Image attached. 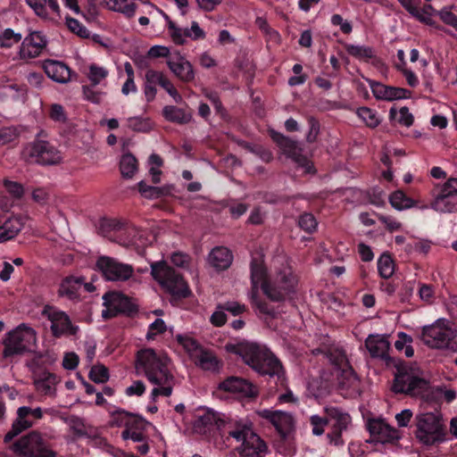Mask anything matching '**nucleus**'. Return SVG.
Instances as JSON below:
<instances>
[{
    "label": "nucleus",
    "mask_w": 457,
    "mask_h": 457,
    "mask_svg": "<svg viewBox=\"0 0 457 457\" xmlns=\"http://www.w3.org/2000/svg\"><path fill=\"white\" fill-rule=\"evenodd\" d=\"M24 226L23 218L12 216L0 226V243L14 238Z\"/></svg>",
    "instance_id": "nucleus-31"
},
{
    "label": "nucleus",
    "mask_w": 457,
    "mask_h": 457,
    "mask_svg": "<svg viewBox=\"0 0 457 457\" xmlns=\"http://www.w3.org/2000/svg\"><path fill=\"white\" fill-rule=\"evenodd\" d=\"M391 206L396 211H404L416 206V201L407 196L402 190L393 192L388 197Z\"/></svg>",
    "instance_id": "nucleus-38"
},
{
    "label": "nucleus",
    "mask_w": 457,
    "mask_h": 457,
    "mask_svg": "<svg viewBox=\"0 0 457 457\" xmlns=\"http://www.w3.org/2000/svg\"><path fill=\"white\" fill-rule=\"evenodd\" d=\"M66 25L70 30L80 37H89V31L76 19L66 18Z\"/></svg>",
    "instance_id": "nucleus-56"
},
{
    "label": "nucleus",
    "mask_w": 457,
    "mask_h": 457,
    "mask_svg": "<svg viewBox=\"0 0 457 457\" xmlns=\"http://www.w3.org/2000/svg\"><path fill=\"white\" fill-rule=\"evenodd\" d=\"M145 6L146 10L145 12L148 13L149 15H153L154 13L161 14L167 23V28L169 30L170 37H171L172 41L177 45H183L187 38V29H182L175 24L170 17L161 9L157 8L154 4H151L149 3H145Z\"/></svg>",
    "instance_id": "nucleus-24"
},
{
    "label": "nucleus",
    "mask_w": 457,
    "mask_h": 457,
    "mask_svg": "<svg viewBox=\"0 0 457 457\" xmlns=\"http://www.w3.org/2000/svg\"><path fill=\"white\" fill-rule=\"evenodd\" d=\"M14 450L26 457H56V453L48 449L37 432H31L20 438L13 445Z\"/></svg>",
    "instance_id": "nucleus-12"
},
{
    "label": "nucleus",
    "mask_w": 457,
    "mask_h": 457,
    "mask_svg": "<svg viewBox=\"0 0 457 457\" xmlns=\"http://www.w3.org/2000/svg\"><path fill=\"white\" fill-rule=\"evenodd\" d=\"M372 441L386 444L399 439V432L383 419H370L367 423Z\"/></svg>",
    "instance_id": "nucleus-20"
},
{
    "label": "nucleus",
    "mask_w": 457,
    "mask_h": 457,
    "mask_svg": "<svg viewBox=\"0 0 457 457\" xmlns=\"http://www.w3.org/2000/svg\"><path fill=\"white\" fill-rule=\"evenodd\" d=\"M164 76L165 75L162 71L148 70L145 75V82L155 87L157 85L160 86Z\"/></svg>",
    "instance_id": "nucleus-64"
},
{
    "label": "nucleus",
    "mask_w": 457,
    "mask_h": 457,
    "mask_svg": "<svg viewBox=\"0 0 457 457\" xmlns=\"http://www.w3.org/2000/svg\"><path fill=\"white\" fill-rule=\"evenodd\" d=\"M163 115L167 120L179 123H186L190 120L189 114L185 112L182 109L175 106L164 107Z\"/></svg>",
    "instance_id": "nucleus-50"
},
{
    "label": "nucleus",
    "mask_w": 457,
    "mask_h": 457,
    "mask_svg": "<svg viewBox=\"0 0 457 457\" xmlns=\"http://www.w3.org/2000/svg\"><path fill=\"white\" fill-rule=\"evenodd\" d=\"M378 270L384 278H389L395 272V263L392 257L387 253H383L378 259Z\"/></svg>",
    "instance_id": "nucleus-45"
},
{
    "label": "nucleus",
    "mask_w": 457,
    "mask_h": 457,
    "mask_svg": "<svg viewBox=\"0 0 457 457\" xmlns=\"http://www.w3.org/2000/svg\"><path fill=\"white\" fill-rule=\"evenodd\" d=\"M416 420V436L422 444L432 445L445 441V431L439 411L420 413Z\"/></svg>",
    "instance_id": "nucleus-5"
},
{
    "label": "nucleus",
    "mask_w": 457,
    "mask_h": 457,
    "mask_svg": "<svg viewBox=\"0 0 457 457\" xmlns=\"http://www.w3.org/2000/svg\"><path fill=\"white\" fill-rule=\"evenodd\" d=\"M418 295L421 301L430 304L435 300V288L431 285L420 283Z\"/></svg>",
    "instance_id": "nucleus-54"
},
{
    "label": "nucleus",
    "mask_w": 457,
    "mask_h": 457,
    "mask_svg": "<svg viewBox=\"0 0 457 457\" xmlns=\"http://www.w3.org/2000/svg\"><path fill=\"white\" fill-rule=\"evenodd\" d=\"M18 137L17 130L14 128L0 129V145H4L14 141Z\"/></svg>",
    "instance_id": "nucleus-62"
},
{
    "label": "nucleus",
    "mask_w": 457,
    "mask_h": 457,
    "mask_svg": "<svg viewBox=\"0 0 457 457\" xmlns=\"http://www.w3.org/2000/svg\"><path fill=\"white\" fill-rule=\"evenodd\" d=\"M128 126L134 131L148 132L152 129L153 124L149 119L142 117H131L128 119Z\"/></svg>",
    "instance_id": "nucleus-51"
},
{
    "label": "nucleus",
    "mask_w": 457,
    "mask_h": 457,
    "mask_svg": "<svg viewBox=\"0 0 457 457\" xmlns=\"http://www.w3.org/2000/svg\"><path fill=\"white\" fill-rule=\"evenodd\" d=\"M217 422V414L212 411H207L203 415L198 416L195 420V428L199 430V432H205L216 426Z\"/></svg>",
    "instance_id": "nucleus-42"
},
{
    "label": "nucleus",
    "mask_w": 457,
    "mask_h": 457,
    "mask_svg": "<svg viewBox=\"0 0 457 457\" xmlns=\"http://www.w3.org/2000/svg\"><path fill=\"white\" fill-rule=\"evenodd\" d=\"M298 225L302 229L311 233L316 229L318 224L312 214L304 213L300 216Z\"/></svg>",
    "instance_id": "nucleus-58"
},
{
    "label": "nucleus",
    "mask_w": 457,
    "mask_h": 457,
    "mask_svg": "<svg viewBox=\"0 0 457 457\" xmlns=\"http://www.w3.org/2000/svg\"><path fill=\"white\" fill-rule=\"evenodd\" d=\"M250 270L252 288L249 298L252 303L260 313L275 317L274 309L259 299L258 290L261 288L263 294L274 302L283 301L295 291L298 279L293 272L288 257L285 254L273 257L268 270L262 255L258 253L252 258Z\"/></svg>",
    "instance_id": "nucleus-1"
},
{
    "label": "nucleus",
    "mask_w": 457,
    "mask_h": 457,
    "mask_svg": "<svg viewBox=\"0 0 457 457\" xmlns=\"http://www.w3.org/2000/svg\"><path fill=\"white\" fill-rule=\"evenodd\" d=\"M21 156L26 162L43 165L56 164L62 159L57 149L42 140L27 145L21 152Z\"/></svg>",
    "instance_id": "nucleus-10"
},
{
    "label": "nucleus",
    "mask_w": 457,
    "mask_h": 457,
    "mask_svg": "<svg viewBox=\"0 0 457 457\" xmlns=\"http://www.w3.org/2000/svg\"><path fill=\"white\" fill-rule=\"evenodd\" d=\"M192 361L196 366L207 371H218L221 368V362L215 354L204 348L198 352Z\"/></svg>",
    "instance_id": "nucleus-30"
},
{
    "label": "nucleus",
    "mask_w": 457,
    "mask_h": 457,
    "mask_svg": "<svg viewBox=\"0 0 457 457\" xmlns=\"http://www.w3.org/2000/svg\"><path fill=\"white\" fill-rule=\"evenodd\" d=\"M310 422L312 427V434L315 436H321L324 433V428L328 423V416L326 418L320 417L319 415H312L310 418Z\"/></svg>",
    "instance_id": "nucleus-57"
},
{
    "label": "nucleus",
    "mask_w": 457,
    "mask_h": 457,
    "mask_svg": "<svg viewBox=\"0 0 457 457\" xmlns=\"http://www.w3.org/2000/svg\"><path fill=\"white\" fill-rule=\"evenodd\" d=\"M56 378L52 374H44L35 381L36 388L44 395H53L55 391Z\"/></svg>",
    "instance_id": "nucleus-46"
},
{
    "label": "nucleus",
    "mask_w": 457,
    "mask_h": 457,
    "mask_svg": "<svg viewBox=\"0 0 457 457\" xmlns=\"http://www.w3.org/2000/svg\"><path fill=\"white\" fill-rule=\"evenodd\" d=\"M428 382L422 377L421 370L416 366H402L398 368L395 377L393 390L413 396L422 395L427 389Z\"/></svg>",
    "instance_id": "nucleus-8"
},
{
    "label": "nucleus",
    "mask_w": 457,
    "mask_h": 457,
    "mask_svg": "<svg viewBox=\"0 0 457 457\" xmlns=\"http://www.w3.org/2000/svg\"><path fill=\"white\" fill-rule=\"evenodd\" d=\"M233 261L231 252L223 246H217L212 250L208 256V262L217 270L228 269Z\"/></svg>",
    "instance_id": "nucleus-28"
},
{
    "label": "nucleus",
    "mask_w": 457,
    "mask_h": 457,
    "mask_svg": "<svg viewBox=\"0 0 457 457\" xmlns=\"http://www.w3.org/2000/svg\"><path fill=\"white\" fill-rule=\"evenodd\" d=\"M104 305L102 315L104 318H111L119 313H131L136 310L131 300L120 292H109L103 296Z\"/></svg>",
    "instance_id": "nucleus-17"
},
{
    "label": "nucleus",
    "mask_w": 457,
    "mask_h": 457,
    "mask_svg": "<svg viewBox=\"0 0 457 457\" xmlns=\"http://www.w3.org/2000/svg\"><path fill=\"white\" fill-rule=\"evenodd\" d=\"M170 71L182 82H191L195 79V71L191 62L179 52L171 54L167 59Z\"/></svg>",
    "instance_id": "nucleus-22"
},
{
    "label": "nucleus",
    "mask_w": 457,
    "mask_h": 457,
    "mask_svg": "<svg viewBox=\"0 0 457 457\" xmlns=\"http://www.w3.org/2000/svg\"><path fill=\"white\" fill-rule=\"evenodd\" d=\"M411 343L412 337L410 335L404 332H399L397 334V340L395 343V346L396 350L403 352L407 357H411L414 353Z\"/></svg>",
    "instance_id": "nucleus-48"
},
{
    "label": "nucleus",
    "mask_w": 457,
    "mask_h": 457,
    "mask_svg": "<svg viewBox=\"0 0 457 457\" xmlns=\"http://www.w3.org/2000/svg\"><path fill=\"white\" fill-rule=\"evenodd\" d=\"M89 378L96 383H105L109 379V370L103 364H96L89 371Z\"/></svg>",
    "instance_id": "nucleus-52"
},
{
    "label": "nucleus",
    "mask_w": 457,
    "mask_h": 457,
    "mask_svg": "<svg viewBox=\"0 0 457 457\" xmlns=\"http://www.w3.org/2000/svg\"><path fill=\"white\" fill-rule=\"evenodd\" d=\"M346 51L350 55L364 62H368L374 56L373 49L367 46L348 45Z\"/></svg>",
    "instance_id": "nucleus-47"
},
{
    "label": "nucleus",
    "mask_w": 457,
    "mask_h": 457,
    "mask_svg": "<svg viewBox=\"0 0 457 457\" xmlns=\"http://www.w3.org/2000/svg\"><path fill=\"white\" fill-rule=\"evenodd\" d=\"M41 9H35L34 12L37 16L45 20H54L60 17V6L57 0H41Z\"/></svg>",
    "instance_id": "nucleus-34"
},
{
    "label": "nucleus",
    "mask_w": 457,
    "mask_h": 457,
    "mask_svg": "<svg viewBox=\"0 0 457 457\" xmlns=\"http://www.w3.org/2000/svg\"><path fill=\"white\" fill-rule=\"evenodd\" d=\"M226 349L240 356L245 364L261 375L279 378L283 373L280 361L264 345L253 342H241L227 345Z\"/></svg>",
    "instance_id": "nucleus-3"
},
{
    "label": "nucleus",
    "mask_w": 457,
    "mask_h": 457,
    "mask_svg": "<svg viewBox=\"0 0 457 457\" xmlns=\"http://www.w3.org/2000/svg\"><path fill=\"white\" fill-rule=\"evenodd\" d=\"M151 273L154 278L170 294L176 297H186L189 289L183 279L172 268L164 262L151 264Z\"/></svg>",
    "instance_id": "nucleus-7"
},
{
    "label": "nucleus",
    "mask_w": 457,
    "mask_h": 457,
    "mask_svg": "<svg viewBox=\"0 0 457 457\" xmlns=\"http://www.w3.org/2000/svg\"><path fill=\"white\" fill-rule=\"evenodd\" d=\"M272 139L278 145L284 154L291 158L299 169H302L303 173H314V169L312 162L301 154V148L296 142L284 137L282 134L275 131H270Z\"/></svg>",
    "instance_id": "nucleus-14"
},
{
    "label": "nucleus",
    "mask_w": 457,
    "mask_h": 457,
    "mask_svg": "<svg viewBox=\"0 0 457 457\" xmlns=\"http://www.w3.org/2000/svg\"><path fill=\"white\" fill-rule=\"evenodd\" d=\"M389 118L405 127H411L414 120L413 115L407 107H401L399 110L394 107L391 108L389 111Z\"/></svg>",
    "instance_id": "nucleus-44"
},
{
    "label": "nucleus",
    "mask_w": 457,
    "mask_h": 457,
    "mask_svg": "<svg viewBox=\"0 0 457 457\" xmlns=\"http://www.w3.org/2000/svg\"><path fill=\"white\" fill-rule=\"evenodd\" d=\"M154 240V236L152 233L146 230H139L136 228H129L120 235L119 244L127 247H134L141 253Z\"/></svg>",
    "instance_id": "nucleus-21"
},
{
    "label": "nucleus",
    "mask_w": 457,
    "mask_h": 457,
    "mask_svg": "<svg viewBox=\"0 0 457 457\" xmlns=\"http://www.w3.org/2000/svg\"><path fill=\"white\" fill-rule=\"evenodd\" d=\"M335 376L337 378L340 388L350 391V394L359 392V379L352 368L347 366L342 370L336 368Z\"/></svg>",
    "instance_id": "nucleus-29"
},
{
    "label": "nucleus",
    "mask_w": 457,
    "mask_h": 457,
    "mask_svg": "<svg viewBox=\"0 0 457 457\" xmlns=\"http://www.w3.org/2000/svg\"><path fill=\"white\" fill-rule=\"evenodd\" d=\"M120 169L124 178L130 179L137 170V162L135 156L130 154L122 155L120 162Z\"/></svg>",
    "instance_id": "nucleus-41"
},
{
    "label": "nucleus",
    "mask_w": 457,
    "mask_h": 457,
    "mask_svg": "<svg viewBox=\"0 0 457 457\" xmlns=\"http://www.w3.org/2000/svg\"><path fill=\"white\" fill-rule=\"evenodd\" d=\"M124 70L127 73V79L122 86L121 92L123 95L128 96L129 93L137 92V87L134 81V70L129 62L124 63Z\"/></svg>",
    "instance_id": "nucleus-53"
},
{
    "label": "nucleus",
    "mask_w": 457,
    "mask_h": 457,
    "mask_svg": "<svg viewBox=\"0 0 457 457\" xmlns=\"http://www.w3.org/2000/svg\"><path fill=\"white\" fill-rule=\"evenodd\" d=\"M455 330L451 327L450 321L439 319L433 324L424 326L421 332L423 343L435 349L453 348Z\"/></svg>",
    "instance_id": "nucleus-6"
},
{
    "label": "nucleus",
    "mask_w": 457,
    "mask_h": 457,
    "mask_svg": "<svg viewBox=\"0 0 457 457\" xmlns=\"http://www.w3.org/2000/svg\"><path fill=\"white\" fill-rule=\"evenodd\" d=\"M325 412L328 418V422H333L335 436L339 438L341 433L351 424L352 419L350 415L335 406L326 407Z\"/></svg>",
    "instance_id": "nucleus-27"
},
{
    "label": "nucleus",
    "mask_w": 457,
    "mask_h": 457,
    "mask_svg": "<svg viewBox=\"0 0 457 457\" xmlns=\"http://www.w3.org/2000/svg\"><path fill=\"white\" fill-rule=\"evenodd\" d=\"M137 373L145 376L154 385L150 394L152 401L160 395L170 396L175 385L170 357L161 350L144 348L137 352L135 365Z\"/></svg>",
    "instance_id": "nucleus-2"
},
{
    "label": "nucleus",
    "mask_w": 457,
    "mask_h": 457,
    "mask_svg": "<svg viewBox=\"0 0 457 457\" xmlns=\"http://www.w3.org/2000/svg\"><path fill=\"white\" fill-rule=\"evenodd\" d=\"M82 287V278H67L60 285L59 294L69 299H75L79 295V291Z\"/></svg>",
    "instance_id": "nucleus-36"
},
{
    "label": "nucleus",
    "mask_w": 457,
    "mask_h": 457,
    "mask_svg": "<svg viewBox=\"0 0 457 457\" xmlns=\"http://www.w3.org/2000/svg\"><path fill=\"white\" fill-rule=\"evenodd\" d=\"M41 9H35L34 12L37 16L45 20H54L60 17V6L57 0H41Z\"/></svg>",
    "instance_id": "nucleus-35"
},
{
    "label": "nucleus",
    "mask_w": 457,
    "mask_h": 457,
    "mask_svg": "<svg viewBox=\"0 0 457 457\" xmlns=\"http://www.w3.org/2000/svg\"><path fill=\"white\" fill-rule=\"evenodd\" d=\"M112 423L117 427L126 428L121 434L124 440L131 439L134 442L144 440L142 432L144 420L141 417L120 410L113 414Z\"/></svg>",
    "instance_id": "nucleus-13"
},
{
    "label": "nucleus",
    "mask_w": 457,
    "mask_h": 457,
    "mask_svg": "<svg viewBox=\"0 0 457 457\" xmlns=\"http://www.w3.org/2000/svg\"><path fill=\"white\" fill-rule=\"evenodd\" d=\"M439 192L455 199L457 196V178H451L440 186Z\"/></svg>",
    "instance_id": "nucleus-59"
},
{
    "label": "nucleus",
    "mask_w": 457,
    "mask_h": 457,
    "mask_svg": "<svg viewBox=\"0 0 457 457\" xmlns=\"http://www.w3.org/2000/svg\"><path fill=\"white\" fill-rule=\"evenodd\" d=\"M21 39V33L15 32L13 29L9 28L0 29V47L10 48L20 43Z\"/></svg>",
    "instance_id": "nucleus-43"
},
{
    "label": "nucleus",
    "mask_w": 457,
    "mask_h": 457,
    "mask_svg": "<svg viewBox=\"0 0 457 457\" xmlns=\"http://www.w3.org/2000/svg\"><path fill=\"white\" fill-rule=\"evenodd\" d=\"M217 390L238 397H253L257 394L256 387L248 380L238 378L229 377L219 383Z\"/></svg>",
    "instance_id": "nucleus-19"
},
{
    "label": "nucleus",
    "mask_w": 457,
    "mask_h": 457,
    "mask_svg": "<svg viewBox=\"0 0 457 457\" xmlns=\"http://www.w3.org/2000/svg\"><path fill=\"white\" fill-rule=\"evenodd\" d=\"M369 85L373 96L378 100L395 101L411 97V91L403 87L386 86L374 80H369Z\"/></svg>",
    "instance_id": "nucleus-23"
},
{
    "label": "nucleus",
    "mask_w": 457,
    "mask_h": 457,
    "mask_svg": "<svg viewBox=\"0 0 457 457\" xmlns=\"http://www.w3.org/2000/svg\"><path fill=\"white\" fill-rule=\"evenodd\" d=\"M377 216L379 221L385 225L389 232L398 231L402 228V223L395 218L384 214H378Z\"/></svg>",
    "instance_id": "nucleus-60"
},
{
    "label": "nucleus",
    "mask_w": 457,
    "mask_h": 457,
    "mask_svg": "<svg viewBox=\"0 0 457 457\" xmlns=\"http://www.w3.org/2000/svg\"><path fill=\"white\" fill-rule=\"evenodd\" d=\"M210 321L212 325L216 327L223 326L227 321V316L225 313V309H223L222 304H219L216 308V311L212 314L210 318Z\"/></svg>",
    "instance_id": "nucleus-63"
},
{
    "label": "nucleus",
    "mask_w": 457,
    "mask_h": 457,
    "mask_svg": "<svg viewBox=\"0 0 457 457\" xmlns=\"http://www.w3.org/2000/svg\"><path fill=\"white\" fill-rule=\"evenodd\" d=\"M176 340L188 353L191 360L203 349V347L187 334L176 335Z\"/></svg>",
    "instance_id": "nucleus-40"
},
{
    "label": "nucleus",
    "mask_w": 457,
    "mask_h": 457,
    "mask_svg": "<svg viewBox=\"0 0 457 457\" xmlns=\"http://www.w3.org/2000/svg\"><path fill=\"white\" fill-rule=\"evenodd\" d=\"M430 207L442 213L453 212L457 209V201L438 192L434 196Z\"/></svg>",
    "instance_id": "nucleus-33"
},
{
    "label": "nucleus",
    "mask_w": 457,
    "mask_h": 457,
    "mask_svg": "<svg viewBox=\"0 0 457 457\" xmlns=\"http://www.w3.org/2000/svg\"><path fill=\"white\" fill-rule=\"evenodd\" d=\"M47 46L46 36L39 31L30 32L21 39L19 48V57L21 60H29L39 56Z\"/></svg>",
    "instance_id": "nucleus-18"
},
{
    "label": "nucleus",
    "mask_w": 457,
    "mask_h": 457,
    "mask_svg": "<svg viewBox=\"0 0 457 457\" xmlns=\"http://www.w3.org/2000/svg\"><path fill=\"white\" fill-rule=\"evenodd\" d=\"M166 328L167 327L164 320L162 319H156L149 325L148 331L146 333V338L148 340H153L157 335L165 332Z\"/></svg>",
    "instance_id": "nucleus-55"
},
{
    "label": "nucleus",
    "mask_w": 457,
    "mask_h": 457,
    "mask_svg": "<svg viewBox=\"0 0 457 457\" xmlns=\"http://www.w3.org/2000/svg\"><path fill=\"white\" fill-rule=\"evenodd\" d=\"M27 406H21L17 410V419L12 423V430L8 432L5 436V440H10L13 436H16L22 431L28 429L32 427L33 421L29 420V416H28Z\"/></svg>",
    "instance_id": "nucleus-32"
},
{
    "label": "nucleus",
    "mask_w": 457,
    "mask_h": 457,
    "mask_svg": "<svg viewBox=\"0 0 457 457\" xmlns=\"http://www.w3.org/2000/svg\"><path fill=\"white\" fill-rule=\"evenodd\" d=\"M103 4L110 10L119 12L128 17H132L136 12L134 0H102Z\"/></svg>",
    "instance_id": "nucleus-37"
},
{
    "label": "nucleus",
    "mask_w": 457,
    "mask_h": 457,
    "mask_svg": "<svg viewBox=\"0 0 457 457\" xmlns=\"http://www.w3.org/2000/svg\"><path fill=\"white\" fill-rule=\"evenodd\" d=\"M96 267L105 279L110 281H124L129 279L133 274L131 265L120 262L109 256L99 257L96 262Z\"/></svg>",
    "instance_id": "nucleus-16"
},
{
    "label": "nucleus",
    "mask_w": 457,
    "mask_h": 457,
    "mask_svg": "<svg viewBox=\"0 0 457 457\" xmlns=\"http://www.w3.org/2000/svg\"><path fill=\"white\" fill-rule=\"evenodd\" d=\"M256 414L270 422L283 439H289L295 432V420L288 412L271 409H262L258 410Z\"/></svg>",
    "instance_id": "nucleus-15"
},
{
    "label": "nucleus",
    "mask_w": 457,
    "mask_h": 457,
    "mask_svg": "<svg viewBox=\"0 0 457 457\" xmlns=\"http://www.w3.org/2000/svg\"><path fill=\"white\" fill-rule=\"evenodd\" d=\"M43 69L47 77L57 83L65 84L71 80V70L62 62L46 60L43 62Z\"/></svg>",
    "instance_id": "nucleus-25"
},
{
    "label": "nucleus",
    "mask_w": 457,
    "mask_h": 457,
    "mask_svg": "<svg viewBox=\"0 0 457 457\" xmlns=\"http://www.w3.org/2000/svg\"><path fill=\"white\" fill-rule=\"evenodd\" d=\"M3 183L4 188L12 196L20 198L23 195L24 189L21 184L9 179H4Z\"/></svg>",
    "instance_id": "nucleus-61"
},
{
    "label": "nucleus",
    "mask_w": 457,
    "mask_h": 457,
    "mask_svg": "<svg viewBox=\"0 0 457 457\" xmlns=\"http://www.w3.org/2000/svg\"><path fill=\"white\" fill-rule=\"evenodd\" d=\"M108 75L109 71L105 67L96 63H90L86 72V76L92 86L104 85Z\"/></svg>",
    "instance_id": "nucleus-39"
},
{
    "label": "nucleus",
    "mask_w": 457,
    "mask_h": 457,
    "mask_svg": "<svg viewBox=\"0 0 457 457\" xmlns=\"http://www.w3.org/2000/svg\"><path fill=\"white\" fill-rule=\"evenodd\" d=\"M36 344L37 333L35 329L24 323L21 324L9 332L4 341V355L8 357L31 351Z\"/></svg>",
    "instance_id": "nucleus-9"
},
{
    "label": "nucleus",
    "mask_w": 457,
    "mask_h": 457,
    "mask_svg": "<svg viewBox=\"0 0 457 457\" xmlns=\"http://www.w3.org/2000/svg\"><path fill=\"white\" fill-rule=\"evenodd\" d=\"M365 346L372 358L386 359L390 342L386 335H370L365 340Z\"/></svg>",
    "instance_id": "nucleus-26"
},
{
    "label": "nucleus",
    "mask_w": 457,
    "mask_h": 457,
    "mask_svg": "<svg viewBox=\"0 0 457 457\" xmlns=\"http://www.w3.org/2000/svg\"><path fill=\"white\" fill-rule=\"evenodd\" d=\"M358 117L365 122L368 127L376 128L380 123L381 120L377 112L368 107H361L356 112Z\"/></svg>",
    "instance_id": "nucleus-49"
},
{
    "label": "nucleus",
    "mask_w": 457,
    "mask_h": 457,
    "mask_svg": "<svg viewBox=\"0 0 457 457\" xmlns=\"http://www.w3.org/2000/svg\"><path fill=\"white\" fill-rule=\"evenodd\" d=\"M42 316L50 321V328L54 337L76 336L79 328L73 324L64 312L54 306H46Z\"/></svg>",
    "instance_id": "nucleus-11"
},
{
    "label": "nucleus",
    "mask_w": 457,
    "mask_h": 457,
    "mask_svg": "<svg viewBox=\"0 0 457 457\" xmlns=\"http://www.w3.org/2000/svg\"><path fill=\"white\" fill-rule=\"evenodd\" d=\"M229 436L237 442H242L239 453L242 457H263L267 446L265 443L252 429L248 420H235V428L228 432Z\"/></svg>",
    "instance_id": "nucleus-4"
}]
</instances>
